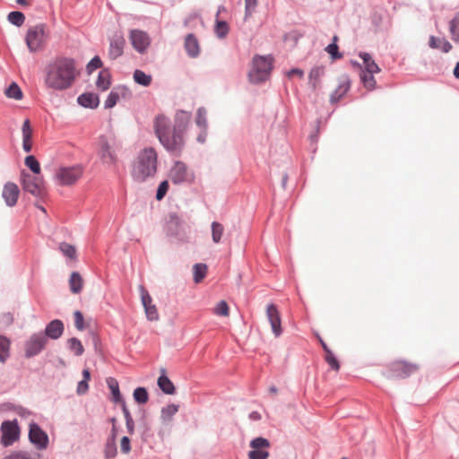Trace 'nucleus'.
Returning a JSON list of instances; mask_svg holds the SVG:
<instances>
[{"label": "nucleus", "mask_w": 459, "mask_h": 459, "mask_svg": "<svg viewBox=\"0 0 459 459\" xmlns=\"http://www.w3.org/2000/svg\"><path fill=\"white\" fill-rule=\"evenodd\" d=\"M191 121V113L178 110L175 115V125L171 131L169 119L164 115L155 117V134L166 150L180 152L184 145L183 133Z\"/></svg>", "instance_id": "1"}, {"label": "nucleus", "mask_w": 459, "mask_h": 459, "mask_svg": "<svg viewBox=\"0 0 459 459\" xmlns=\"http://www.w3.org/2000/svg\"><path fill=\"white\" fill-rule=\"evenodd\" d=\"M78 75L73 58L58 57L47 67L46 86L55 91H65L73 86Z\"/></svg>", "instance_id": "2"}, {"label": "nucleus", "mask_w": 459, "mask_h": 459, "mask_svg": "<svg viewBox=\"0 0 459 459\" xmlns=\"http://www.w3.org/2000/svg\"><path fill=\"white\" fill-rule=\"evenodd\" d=\"M157 171V152L153 148L141 150L135 158L132 176L137 181L152 178Z\"/></svg>", "instance_id": "3"}, {"label": "nucleus", "mask_w": 459, "mask_h": 459, "mask_svg": "<svg viewBox=\"0 0 459 459\" xmlns=\"http://www.w3.org/2000/svg\"><path fill=\"white\" fill-rule=\"evenodd\" d=\"M273 58L270 56H255L253 58V67L249 73V80L253 82H260L268 78L273 69Z\"/></svg>", "instance_id": "4"}, {"label": "nucleus", "mask_w": 459, "mask_h": 459, "mask_svg": "<svg viewBox=\"0 0 459 459\" xmlns=\"http://www.w3.org/2000/svg\"><path fill=\"white\" fill-rule=\"evenodd\" d=\"M48 39L46 25L39 23L28 29L26 35V45L32 52L42 50Z\"/></svg>", "instance_id": "5"}, {"label": "nucleus", "mask_w": 459, "mask_h": 459, "mask_svg": "<svg viewBox=\"0 0 459 459\" xmlns=\"http://www.w3.org/2000/svg\"><path fill=\"white\" fill-rule=\"evenodd\" d=\"M82 166L61 167L56 171V179L61 186H72L82 178Z\"/></svg>", "instance_id": "6"}, {"label": "nucleus", "mask_w": 459, "mask_h": 459, "mask_svg": "<svg viewBox=\"0 0 459 459\" xmlns=\"http://www.w3.org/2000/svg\"><path fill=\"white\" fill-rule=\"evenodd\" d=\"M98 144L99 155L102 161L108 164H116L117 160L116 140L100 136Z\"/></svg>", "instance_id": "7"}, {"label": "nucleus", "mask_w": 459, "mask_h": 459, "mask_svg": "<svg viewBox=\"0 0 459 459\" xmlns=\"http://www.w3.org/2000/svg\"><path fill=\"white\" fill-rule=\"evenodd\" d=\"M250 451L248 453L249 459H268L270 453V442L265 437H255L249 443Z\"/></svg>", "instance_id": "8"}, {"label": "nucleus", "mask_w": 459, "mask_h": 459, "mask_svg": "<svg viewBox=\"0 0 459 459\" xmlns=\"http://www.w3.org/2000/svg\"><path fill=\"white\" fill-rule=\"evenodd\" d=\"M22 186L23 190L34 196H41L44 193L43 180L37 175L22 173Z\"/></svg>", "instance_id": "9"}, {"label": "nucleus", "mask_w": 459, "mask_h": 459, "mask_svg": "<svg viewBox=\"0 0 459 459\" xmlns=\"http://www.w3.org/2000/svg\"><path fill=\"white\" fill-rule=\"evenodd\" d=\"M169 178L174 184H182V182L194 181L195 175L189 171L186 163L177 161L170 170Z\"/></svg>", "instance_id": "10"}, {"label": "nucleus", "mask_w": 459, "mask_h": 459, "mask_svg": "<svg viewBox=\"0 0 459 459\" xmlns=\"http://www.w3.org/2000/svg\"><path fill=\"white\" fill-rule=\"evenodd\" d=\"M48 343L47 336L41 334V333H36L30 337L28 342L24 345L25 355L27 357H33L41 352Z\"/></svg>", "instance_id": "11"}, {"label": "nucleus", "mask_w": 459, "mask_h": 459, "mask_svg": "<svg viewBox=\"0 0 459 459\" xmlns=\"http://www.w3.org/2000/svg\"><path fill=\"white\" fill-rule=\"evenodd\" d=\"M2 444L4 446H9L19 437V427L16 420H4L1 426Z\"/></svg>", "instance_id": "12"}, {"label": "nucleus", "mask_w": 459, "mask_h": 459, "mask_svg": "<svg viewBox=\"0 0 459 459\" xmlns=\"http://www.w3.org/2000/svg\"><path fill=\"white\" fill-rule=\"evenodd\" d=\"M419 365L411 364L404 360H397L391 363L390 371L393 377H408L417 372Z\"/></svg>", "instance_id": "13"}, {"label": "nucleus", "mask_w": 459, "mask_h": 459, "mask_svg": "<svg viewBox=\"0 0 459 459\" xmlns=\"http://www.w3.org/2000/svg\"><path fill=\"white\" fill-rule=\"evenodd\" d=\"M140 290V298L143 307L145 309V315L147 318L151 321H156L160 318V315L158 313V309L155 305L152 303V298L150 295L149 291L145 290L143 285L139 286Z\"/></svg>", "instance_id": "14"}, {"label": "nucleus", "mask_w": 459, "mask_h": 459, "mask_svg": "<svg viewBox=\"0 0 459 459\" xmlns=\"http://www.w3.org/2000/svg\"><path fill=\"white\" fill-rule=\"evenodd\" d=\"M29 439L39 449H46L48 444V437L36 423H31L29 429Z\"/></svg>", "instance_id": "15"}, {"label": "nucleus", "mask_w": 459, "mask_h": 459, "mask_svg": "<svg viewBox=\"0 0 459 459\" xmlns=\"http://www.w3.org/2000/svg\"><path fill=\"white\" fill-rule=\"evenodd\" d=\"M130 39L134 48L140 53L144 52L151 44V39L148 34L138 30V29H134L130 31Z\"/></svg>", "instance_id": "16"}, {"label": "nucleus", "mask_w": 459, "mask_h": 459, "mask_svg": "<svg viewBox=\"0 0 459 459\" xmlns=\"http://www.w3.org/2000/svg\"><path fill=\"white\" fill-rule=\"evenodd\" d=\"M20 189L17 184L13 181H7L2 189V198L8 207H13L20 196Z\"/></svg>", "instance_id": "17"}, {"label": "nucleus", "mask_w": 459, "mask_h": 459, "mask_svg": "<svg viewBox=\"0 0 459 459\" xmlns=\"http://www.w3.org/2000/svg\"><path fill=\"white\" fill-rule=\"evenodd\" d=\"M266 316L274 333L275 337H279L282 333L281 319L280 311L275 305H269L266 307Z\"/></svg>", "instance_id": "18"}, {"label": "nucleus", "mask_w": 459, "mask_h": 459, "mask_svg": "<svg viewBox=\"0 0 459 459\" xmlns=\"http://www.w3.org/2000/svg\"><path fill=\"white\" fill-rule=\"evenodd\" d=\"M131 94L128 88L125 86H117L112 89L110 93L108 94L106 102H105V108H112L115 107V105L117 104L120 98H127Z\"/></svg>", "instance_id": "19"}, {"label": "nucleus", "mask_w": 459, "mask_h": 459, "mask_svg": "<svg viewBox=\"0 0 459 459\" xmlns=\"http://www.w3.org/2000/svg\"><path fill=\"white\" fill-rule=\"evenodd\" d=\"M185 50L190 57H196L200 53V44L196 37L190 33L185 38Z\"/></svg>", "instance_id": "20"}, {"label": "nucleus", "mask_w": 459, "mask_h": 459, "mask_svg": "<svg viewBox=\"0 0 459 459\" xmlns=\"http://www.w3.org/2000/svg\"><path fill=\"white\" fill-rule=\"evenodd\" d=\"M64 331V325L61 320L55 319L52 320L46 327V335L47 338L57 339L62 336V333Z\"/></svg>", "instance_id": "21"}, {"label": "nucleus", "mask_w": 459, "mask_h": 459, "mask_svg": "<svg viewBox=\"0 0 459 459\" xmlns=\"http://www.w3.org/2000/svg\"><path fill=\"white\" fill-rule=\"evenodd\" d=\"M126 44V40L121 35L114 38L110 41V47L108 54L111 58H117L120 56L123 53L124 46Z\"/></svg>", "instance_id": "22"}, {"label": "nucleus", "mask_w": 459, "mask_h": 459, "mask_svg": "<svg viewBox=\"0 0 459 459\" xmlns=\"http://www.w3.org/2000/svg\"><path fill=\"white\" fill-rule=\"evenodd\" d=\"M77 101L84 108H96L100 103L99 97L93 92L82 93Z\"/></svg>", "instance_id": "23"}, {"label": "nucleus", "mask_w": 459, "mask_h": 459, "mask_svg": "<svg viewBox=\"0 0 459 459\" xmlns=\"http://www.w3.org/2000/svg\"><path fill=\"white\" fill-rule=\"evenodd\" d=\"M111 85V74L108 70L102 69L100 71L98 79L96 80V87L102 91H107Z\"/></svg>", "instance_id": "24"}, {"label": "nucleus", "mask_w": 459, "mask_h": 459, "mask_svg": "<svg viewBox=\"0 0 459 459\" xmlns=\"http://www.w3.org/2000/svg\"><path fill=\"white\" fill-rule=\"evenodd\" d=\"M429 45L433 49H437L439 48L442 49L443 52H449L453 46L450 44V42L446 39H438L436 37H433V35L429 38Z\"/></svg>", "instance_id": "25"}, {"label": "nucleus", "mask_w": 459, "mask_h": 459, "mask_svg": "<svg viewBox=\"0 0 459 459\" xmlns=\"http://www.w3.org/2000/svg\"><path fill=\"white\" fill-rule=\"evenodd\" d=\"M360 58L363 61L364 64V70L368 74H378L380 71V68L376 64V62L373 60L372 56L368 54H360Z\"/></svg>", "instance_id": "26"}, {"label": "nucleus", "mask_w": 459, "mask_h": 459, "mask_svg": "<svg viewBox=\"0 0 459 459\" xmlns=\"http://www.w3.org/2000/svg\"><path fill=\"white\" fill-rule=\"evenodd\" d=\"M158 385L160 389H161L166 394H174L176 388L171 379H169L165 375H161L158 378Z\"/></svg>", "instance_id": "27"}, {"label": "nucleus", "mask_w": 459, "mask_h": 459, "mask_svg": "<svg viewBox=\"0 0 459 459\" xmlns=\"http://www.w3.org/2000/svg\"><path fill=\"white\" fill-rule=\"evenodd\" d=\"M69 284L72 292L79 293L82 290L83 279L79 273L74 272L71 273Z\"/></svg>", "instance_id": "28"}, {"label": "nucleus", "mask_w": 459, "mask_h": 459, "mask_svg": "<svg viewBox=\"0 0 459 459\" xmlns=\"http://www.w3.org/2000/svg\"><path fill=\"white\" fill-rule=\"evenodd\" d=\"M178 411V405L176 403H169L161 409L160 419L164 423H169L176 412Z\"/></svg>", "instance_id": "29"}, {"label": "nucleus", "mask_w": 459, "mask_h": 459, "mask_svg": "<svg viewBox=\"0 0 459 459\" xmlns=\"http://www.w3.org/2000/svg\"><path fill=\"white\" fill-rule=\"evenodd\" d=\"M10 345L9 339L5 336L0 335V361L4 362L7 360L10 355Z\"/></svg>", "instance_id": "30"}, {"label": "nucleus", "mask_w": 459, "mask_h": 459, "mask_svg": "<svg viewBox=\"0 0 459 459\" xmlns=\"http://www.w3.org/2000/svg\"><path fill=\"white\" fill-rule=\"evenodd\" d=\"M208 267L204 263H196L193 267L194 281L195 283H200L207 273Z\"/></svg>", "instance_id": "31"}, {"label": "nucleus", "mask_w": 459, "mask_h": 459, "mask_svg": "<svg viewBox=\"0 0 459 459\" xmlns=\"http://www.w3.org/2000/svg\"><path fill=\"white\" fill-rule=\"evenodd\" d=\"M212 238L215 244H218L221 242V239L223 236V233L225 231V228L222 224H220L218 221H212Z\"/></svg>", "instance_id": "32"}, {"label": "nucleus", "mask_w": 459, "mask_h": 459, "mask_svg": "<svg viewBox=\"0 0 459 459\" xmlns=\"http://www.w3.org/2000/svg\"><path fill=\"white\" fill-rule=\"evenodd\" d=\"M106 382L111 391L114 401L123 403V401L121 399L119 385H118L117 379L114 377H108V378H107Z\"/></svg>", "instance_id": "33"}, {"label": "nucleus", "mask_w": 459, "mask_h": 459, "mask_svg": "<svg viewBox=\"0 0 459 459\" xmlns=\"http://www.w3.org/2000/svg\"><path fill=\"white\" fill-rule=\"evenodd\" d=\"M134 82L137 84L143 86H149L152 84V75L146 74L144 72H142L140 69H136L134 74Z\"/></svg>", "instance_id": "34"}, {"label": "nucleus", "mask_w": 459, "mask_h": 459, "mask_svg": "<svg viewBox=\"0 0 459 459\" xmlns=\"http://www.w3.org/2000/svg\"><path fill=\"white\" fill-rule=\"evenodd\" d=\"M4 93L7 98L15 100L22 99V91L17 83H14V82H13L12 84L5 89Z\"/></svg>", "instance_id": "35"}, {"label": "nucleus", "mask_w": 459, "mask_h": 459, "mask_svg": "<svg viewBox=\"0 0 459 459\" xmlns=\"http://www.w3.org/2000/svg\"><path fill=\"white\" fill-rule=\"evenodd\" d=\"M324 74V68L323 67H314L311 69L308 79L311 86L316 89L317 85L319 84V79Z\"/></svg>", "instance_id": "36"}, {"label": "nucleus", "mask_w": 459, "mask_h": 459, "mask_svg": "<svg viewBox=\"0 0 459 459\" xmlns=\"http://www.w3.org/2000/svg\"><path fill=\"white\" fill-rule=\"evenodd\" d=\"M122 411H123L124 416L126 418V429L130 435H133L134 432V422L132 418L131 412L126 408L125 402L122 403Z\"/></svg>", "instance_id": "37"}, {"label": "nucleus", "mask_w": 459, "mask_h": 459, "mask_svg": "<svg viewBox=\"0 0 459 459\" xmlns=\"http://www.w3.org/2000/svg\"><path fill=\"white\" fill-rule=\"evenodd\" d=\"M7 19L17 27L22 26L25 21V15L20 11H12L8 13Z\"/></svg>", "instance_id": "38"}, {"label": "nucleus", "mask_w": 459, "mask_h": 459, "mask_svg": "<svg viewBox=\"0 0 459 459\" xmlns=\"http://www.w3.org/2000/svg\"><path fill=\"white\" fill-rule=\"evenodd\" d=\"M350 85L349 82H342L340 85H338V88L335 89L333 93H332L331 100L332 101H338L339 99L343 97L348 91Z\"/></svg>", "instance_id": "39"}, {"label": "nucleus", "mask_w": 459, "mask_h": 459, "mask_svg": "<svg viewBox=\"0 0 459 459\" xmlns=\"http://www.w3.org/2000/svg\"><path fill=\"white\" fill-rule=\"evenodd\" d=\"M68 346L72 352L74 353L76 356H80L84 352V348L82 347V342L75 337L69 339Z\"/></svg>", "instance_id": "40"}, {"label": "nucleus", "mask_w": 459, "mask_h": 459, "mask_svg": "<svg viewBox=\"0 0 459 459\" xmlns=\"http://www.w3.org/2000/svg\"><path fill=\"white\" fill-rule=\"evenodd\" d=\"M26 166L30 169V170L35 174H39L41 172V167L39 165V160L33 155H29L25 158L24 160Z\"/></svg>", "instance_id": "41"}, {"label": "nucleus", "mask_w": 459, "mask_h": 459, "mask_svg": "<svg viewBox=\"0 0 459 459\" xmlns=\"http://www.w3.org/2000/svg\"><path fill=\"white\" fill-rule=\"evenodd\" d=\"M59 249L63 255L68 256L70 259H74L76 256V248L71 244L63 242L59 245Z\"/></svg>", "instance_id": "42"}, {"label": "nucleus", "mask_w": 459, "mask_h": 459, "mask_svg": "<svg viewBox=\"0 0 459 459\" xmlns=\"http://www.w3.org/2000/svg\"><path fill=\"white\" fill-rule=\"evenodd\" d=\"M385 15L383 12L375 11L371 16L372 23L376 30L382 29Z\"/></svg>", "instance_id": "43"}, {"label": "nucleus", "mask_w": 459, "mask_h": 459, "mask_svg": "<svg viewBox=\"0 0 459 459\" xmlns=\"http://www.w3.org/2000/svg\"><path fill=\"white\" fill-rule=\"evenodd\" d=\"M134 398L137 403H145L149 399V395L145 388L138 387L134 391Z\"/></svg>", "instance_id": "44"}, {"label": "nucleus", "mask_w": 459, "mask_h": 459, "mask_svg": "<svg viewBox=\"0 0 459 459\" xmlns=\"http://www.w3.org/2000/svg\"><path fill=\"white\" fill-rule=\"evenodd\" d=\"M257 4L258 0H245V21L255 13Z\"/></svg>", "instance_id": "45"}, {"label": "nucleus", "mask_w": 459, "mask_h": 459, "mask_svg": "<svg viewBox=\"0 0 459 459\" xmlns=\"http://www.w3.org/2000/svg\"><path fill=\"white\" fill-rule=\"evenodd\" d=\"M363 85L367 87L368 89H374L376 85V80L374 79V74H368L365 72V70L362 71V74H360Z\"/></svg>", "instance_id": "46"}, {"label": "nucleus", "mask_w": 459, "mask_h": 459, "mask_svg": "<svg viewBox=\"0 0 459 459\" xmlns=\"http://www.w3.org/2000/svg\"><path fill=\"white\" fill-rule=\"evenodd\" d=\"M325 359L329 367H331L335 371H339V360L337 359V358L334 356L331 350H329L328 352L325 355Z\"/></svg>", "instance_id": "47"}, {"label": "nucleus", "mask_w": 459, "mask_h": 459, "mask_svg": "<svg viewBox=\"0 0 459 459\" xmlns=\"http://www.w3.org/2000/svg\"><path fill=\"white\" fill-rule=\"evenodd\" d=\"M22 139H32L33 137V128L29 119L24 120L22 123Z\"/></svg>", "instance_id": "48"}, {"label": "nucleus", "mask_w": 459, "mask_h": 459, "mask_svg": "<svg viewBox=\"0 0 459 459\" xmlns=\"http://www.w3.org/2000/svg\"><path fill=\"white\" fill-rule=\"evenodd\" d=\"M101 66H102L101 58L100 56H96L92 57L91 62H89L86 65V72H87V74H91L93 73L94 70H96L98 68H101Z\"/></svg>", "instance_id": "49"}, {"label": "nucleus", "mask_w": 459, "mask_h": 459, "mask_svg": "<svg viewBox=\"0 0 459 459\" xmlns=\"http://www.w3.org/2000/svg\"><path fill=\"white\" fill-rule=\"evenodd\" d=\"M105 456L107 459H112L117 455V444L116 441L110 440L107 442L105 450Z\"/></svg>", "instance_id": "50"}, {"label": "nucleus", "mask_w": 459, "mask_h": 459, "mask_svg": "<svg viewBox=\"0 0 459 459\" xmlns=\"http://www.w3.org/2000/svg\"><path fill=\"white\" fill-rule=\"evenodd\" d=\"M229 32V26L225 22L218 21L215 24V33L219 38H225Z\"/></svg>", "instance_id": "51"}, {"label": "nucleus", "mask_w": 459, "mask_h": 459, "mask_svg": "<svg viewBox=\"0 0 459 459\" xmlns=\"http://www.w3.org/2000/svg\"><path fill=\"white\" fill-rule=\"evenodd\" d=\"M195 123L200 127H206V110L204 108H200L196 111Z\"/></svg>", "instance_id": "52"}, {"label": "nucleus", "mask_w": 459, "mask_h": 459, "mask_svg": "<svg viewBox=\"0 0 459 459\" xmlns=\"http://www.w3.org/2000/svg\"><path fill=\"white\" fill-rule=\"evenodd\" d=\"M213 312L216 315H220V316H229L230 315V307L228 306L227 302L222 300L217 304V306L213 309Z\"/></svg>", "instance_id": "53"}, {"label": "nucleus", "mask_w": 459, "mask_h": 459, "mask_svg": "<svg viewBox=\"0 0 459 459\" xmlns=\"http://www.w3.org/2000/svg\"><path fill=\"white\" fill-rule=\"evenodd\" d=\"M450 32L452 33V39L459 41V18L455 17L450 22Z\"/></svg>", "instance_id": "54"}, {"label": "nucleus", "mask_w": 459, "mask_h": 459, "mask_svg": "<svg viewBox=\"0 0 459 459\" xmlns=\"http://www.w3.org/2000/svg\"><path fill=\"white\" fill-rule=\"evenodd\" d=\"M325 51H327L328 55L331 56L333 59H339L342 57V55L341 52H339V46L336 43L329 44Z\"/></svg>", "instance_id": "55"}, {"label": "nucleus", "mask_w": 459, "mask_h": 459, "mask_svg": "<svg viewBox=\"0 0 459 459\" xmlns=\"http://www.w3.org/2000/svg\"><path fill=\"white\" fill-rule=\"evenodd\" d=\"M169 185L168 180H163L160 182L158 190L156 192V199L160 200L166 195L169 190Z\"/></svg>", "instance_id": "56"}, {"label": "nucleus", "mask_w": 459, "mask_h": 459, "mask_svg": "<svg viewBox=\"0 0 459 459\" xmlns=\"http://www.w3.org/2000/svg\"><path fill=\"white\" fill-rule=\"evenodd\" d=\"M74 324L77 330L82 331L84 329V319L83 315L80 311H76L74 314Z\"/></svg>", "instance_id": "57"}, {"label": "nucleus", "mask_w": 459, "mask_h": 459, "mask_svg": "<svg viewBox=\"0 0 459 459\" xmlns=\"http://www.w3.org/2000/svg\"><path fill=\"white\" fill-rule=\"evenodd\" d=\"M132 449L131 441L128 437H123L120 440V450L123 454H129Z\"/></svg>", "instance_id": "58"}, {"label": "nucleus", "mask_w": 459, "mask_h": 459, "mask_svg": "<svg viewBox=\"0 0 459 459\" xmlns=\"http://www.w3.org/2000/svg\"><path fill=\"white\" fill-rule=\"evenodd\" d=\"M88 388V383L82 379L80 383H78L76 392L78 394H86Z\"/></svg>", "instance_id": "59"}, {"label": "nucleus", "mask_w": 459, "mask_h": 459, "mask_svg": "<svg viewBox=\"0 0 459 459\" xmlns=\"http://www.w3.org/2000/svg\"><path fill=\"white\" fill-rule=\"evenodd\" d=\"M33 148V142L32 139H22V149L29 152Z\"/></svg>", "instance_id": "60"}, {"label": "nucleus", "mask_w": 459, "mask_h": 459, "mask_svg": "<svg viewBox=\"0 0 459 459\" xmlns=\"http://www.w3.org/2000/svg\"><path fill=\"white\" fill-rule=\"evenodd\" d=\"M170 223H172L175 226L180 225L181 220H180L179 216H178L176 214H171L170 215Z\"/></svg>", "instance_id": "61"}, {"label": "nucleus", "mask_w": 459, "mask_h": 459, "mask_svg": "<svg viewBox=\"0 0 459 459\" xmlns=\"http://www.w3.org/2000/svg\"><path fill=\"white\" fill-rule=\"evenodd\" d=\"M294 74H298L299 76H302L304 74L303 71L300 70V69H298V68H295V69H291L289 71L288 73V75L289 76H291V75H294Z\"/></svg>", "instance_id": "62"}, {"label": "nucleus", "mask_w": 459, "mask_h": 459, "mask_svg": "<svg viewBox=\"0 0 459 459\" xmlns=\"http://www.w3.org/2000/svg\"><path fill=\"white\" fill-rule=\"evenodd\" d=\"M83 379L88 383V380L91 378V372L88 369H84L82 371Z\"/></svg>", "instance_id": "63"}, {"label": "nucleus", "mask_w": 459, "mask_h": 459, "mask_svg": "<svg viewBox=\"0 0 459 459\" xmlns=\"http://www.w3.org/2000/svg\"><path fill=\"white\" fill-rule=\"evenodd\" d=\"M454 75L455 78L459 79V62L456 63V65L454 69Z\"/></svg>", "instance_id": "64"}]
</instances>
